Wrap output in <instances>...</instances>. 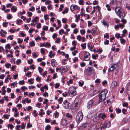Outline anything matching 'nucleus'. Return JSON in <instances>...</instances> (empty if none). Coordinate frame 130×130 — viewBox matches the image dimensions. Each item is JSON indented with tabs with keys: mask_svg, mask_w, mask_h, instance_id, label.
<instances>
[{
	"mask_svg": "<svg viewBox=\"0 0 130 130\" xmlns=\"http://www.w3.org/2000/svg\"><path fill=\"white\" fill-rule=\"evenodd\" d=\"M44 50L45 49L41 48V52L43 54H44L45 53Z\"/></svg>",
	"mask_w": 130,
	"mask_h": 130,
	"instance_id": "obj_55",
	"label": "nucleus"
},
{
	"mask_svg": "<svg viewBox=\"0 0 130 130\" xmlns=\"http://www.w3.org/2000/svg\"><path fill=\"white\" fill-rule=\"evenodd\" d=\"M80 31L81 34L82 35H84L85 34V30L84 29L81 30Z\"/></svg>",
	"mask_w": 130,
	"mask_h": 130,
	"instance_id": "obj_30",
	"label": "nucleus"
},
{
	"mask_svg": "<svg viewBox=\"0 0 130 130\" xmlns=\"http://www.w3.org/2000/svg\"><path fill=\"white\" fill-rule=\"evenodd\" d=\"M123 106L124 107H127L128 106V103H124L123 104Z\"/></svg>",
	"mask_w": 130,
	"mask_h": 130,
	"instance_id": "obj_58",
	"label": "nucleus"
},
{
	"mask_svg": "<svg viewBox=\"0 0 130 130\" xmlns=\"http://www.w3.org/2000/svg\"><path fill=\"white\" fill-rule=\"evenodd\" d=\"M51 63L52 66L53 67H54L56 64H57V62L55 59H53L51 61Z\"/></svg>",
	"mask_w": 130,
	"mask_h": 130,
	"instance_id": "obj_15",
	"label": "nucleus"
},
{
	"mask_svg": "<svg viewBox=\"0 0 130 130\" xmlns=\"http://www.w3.org/2000/svg\"><path fill=\"white\" fill-rule=\"evenodd\" d=\"M90 57V56L89 53L88 52H86L84 54V60L85 61H88L89 60Z\"/></svg>",
	"mask_w": 130,
	"mask_h": 130,
	"instance_id": "obj_6",
	"label": "nucleus"
},
{
	"mask_svg": "<svg viewBox=\"0 0 130 130\" xmlns=\"http://www.w3.org/2000/svg\"><path fill=\"white\" fill-rule=\"evenodd\" d=\"M76 93L75 90L73 89V90L72 88H70L69 91V94L70 96H72L75 95Z\"/></svg>",
	"mask_w": 130,
	"mask_h": 130,
	"instance_id": "obj_7",
	"label": "nucleus"
},
{
	"mask_svg": "<svg viewBox=\"0 0 130 130\" xmlns=\"http://www.w3.org/2000/svg\"><path fill=\"white\" fill-rule=\"evenodd\" d=\"M34 80V79L33 78H31L29 79L28 80V82L29 83H30V84H33L34 82H32V81Z\"/></svg>",
	"mask_w": 130,
	"mask_h": 130,
	"instance_id": "obj_27",
	"label": "nucleus"
},
{
	"mask_svg": "<svg viewBox=\"0 0 130 130\" xmlns=\"http://www.w3.org/2000/svg\"><path fill=\"white\" fill-rule=\"evenodd\" d=\"M5 66L7 68H9L11 66V65L10 64L8 63L7 64L6 63L5 64Z\"/></svg>",
	"mask_w": 130,
	"mask_h": 130,
	"instance_id": "obj_28",
	"label": "nucleus"
},
{
	"mask_svg": "<svg viewBox=\"0 0 130 130\" xmlns=\"http://www.w3.org/2000/svg\"><path fill=\"white\" fill-rule=\"evenodd\" d=\"M66 116L68 118H70V119H72V116L69 113H67Z\"/></svg>",
	"mask_w": 130,
	"mask_h": 130,
	"instance_id": "obj_24",
	"label": "nucleus"
},
{
	"mask_svg": "<svg viewBox=\"0 0 130 130\" xmlns=\"http://www.w3.org/2000/svg\"><path fill=\"white\" fill-rule=\"evenodd\" d=\"M101 114H98L97 116L95 117L93 119V121L94 122H98L100 119V116L101 115Z\"/></svg>",
	"mask_w": 130,
	"mask_h": 130,
	"instance_id": "obj_12",
	"label": "nucleus"
},
{
	"mask_svg": "<svg viewBox=\"0 0 130 130\" xmlns=\"http://www.w3.org/2000/svg\"><path fill=\"white\" fill-rule=\"evenodd\" d=\"M116 110L117 113H120L121 112V109H117L116 108Z\"/></svg>",
	"mask_w": 130,
	"mask_h": 130,
	"instance_id": "obj_33",
	"label": "nucleus"
},
{
	"mask_svg": "<svg viewBox=\"0 0 130 130\" xmlns=\"http://www.w3.org/2000/svg\"><path fill=\"white\" fill-rule=\"evenodd\" d=\"M30 44L31 46H32L35 45V44L34 41H33L31 42L30 43Z\"/></svg>",
	"mask_w": 130,
	"mask_h": 130,
	"instance_id": "obj_47",
	"label": "nucleus"
},
{
	"mask_svg": "<svg viewBox=\"0 0 130 130\" xmlns=\"http://www.w3.org/2000/svg\"><path fill=\"white\" fill-rule=\"evenodd\" d=\"M63 105L65 109H68L70 107V104L68 102L67 100H66L65 101L63 102Z\"/></svg>",
	"mask_w": 130,
	"mask_h": 130,
	"instance_id": "obj_8",
	"label": "nucleus"
},
{
	"mask_svg": "<svg viewBox=\"0 0 130 130\" xmlns=\"http://www.w3.org/2000/svg\"><path fill=\"white\" fill-rule=\"evenodd\" d=\"M8 128H10V129H12L13 127V126L12 124H8Z\"/></svg>",
	"mask_w": 130,
	"mask_h": 130,
	"instance_id": "obj_35",
	"label": "nucleus"
},
{
	"mask_svg": "<svg viewBox=\"0 0 130 130\" xmlns=\"http://www.w3.org/2000/svg\"><path fill=\"white\" fill-rule=\"evenodd\" d=\"M32 125L30 124V123L29 122L27 124V127L28 128H29L32 127Z\"/></svg>",
	"mask_w": 130,
	"mask_h": 130,
	"instance_id": "obj_42",
	"label": "nucleus"
},
{
	"mask_svg": "<svg viewBox=\"0 0 130 130\" xmlns=\"http://www.w3.org/2000/svg\"><path fill=\"white\" fill-rule=\"evenodd\" d=\"M38 18V17H35V18L31 21V22L33 23H34L35 22H37V20Z\"/></svg>",
	"mask_w": 130,
	"mask_h": 130,
	"instance_id": "obj_20",
	"label": "nucleus"
},
{
	"mask_svg": "<svg viewBox=\"0 0 130 130\" xmlns=\"http://www.w3.org/2000/svg\"><path fill=\"white\" fill-rule=\"evenodd\" d=\"M21 61V60L20 59H18V60L16 61V63L17 65L19 64V63H20Z\"/></svg>",
	"mask_w": 130,
	"mask_h": 130,
	"instance_id": "obj_44",
	"label": "nucleus"
},
{
	"mask_svg": "<svg viewBox=\"0 0 130 130\" xmlns=\"http://www.w3.org/2000/svg\"><path fill=\"white\" fill-rule=\"evenodd\" d=\"M8 24L7 22H4L3 23V26L5 27L7 26V24Z\"/></svg>",
	"mask_w": 130,
	"mask_h": 130,
	"instance_id": "obj_62",
	"label": "nucleus"
},
{
	"mask_svg": "<svg viewBox=\"0 0 130 130\" xmlns=\"http://www.w3.org/2000/svg\"><path fill=\"white\" fill-rule=\"evenodd\" d=\"M55 115V118H58L59 115V113L57 112H56L55 113H54Z\"/></svg>",
	"mask_w": 130,
	"mask_h": 130,
	"instance_id": "obj_61",
	"label": "nucleus"
},
{
	"mask_svg": "<svg viewBox=\"0 0 130 130\" xmlns=\"http://www.w3.org/2000/svg\"><path fill=\"white\" fill-rule=\"evenodd\" d=\"M98 55L97 54H96L95 55H92V58L94 59H95L96 58V57H98Z\"/></svg>",
	"mask_w": 130,
	"mask_h": 130,
	"instance_id": "obj_31",
	"label": "nucleus"
},
{
	"mask_svg": "<svg viewBox=\"0 0 130 130\" xmlns=\"http://www.w3.org/2000/svg\"><path fill=\"white\" fill-rule=\"evenodd\" d=\"M118 68V66L117 64H112L111 67L108 69V72H109L112 71L114 70H117Z\"/></svg>",
	"mask_w": 130,
	"mask_h": 130,
	"instance_id": "obj_4",
	"label": "nucleus"
},
{
	"mask_svg": "<svg viewBox=\"0 0 130 130\" xmlns=\"http://www.w3.org/2000/svg\"><path fill=\"white\" fill-rule=\"evenodd\" d=\"M82 38V37L80 36L79 35H78L77 37V39L79 41H80L81 39Z\"/></svg>",
	"mask_w": 130,
	"mask_h": 130,
	"instance_id": "obj_43",
	"label": "nucleus"
},
{
	"mask_svg": "<svg viewBox=\"0 0 130 130\" xmlns=\"http://www.w3.org/2000/svg\"><path fill=\"white\" fill-rule=\"evenodd\" d=\"M83 113L80 111L78 112L76 116V120L77 123L80 122L83 118Z\"/></svg>",
	"mask_w": 130,
	"mask_h": 130,
	"instance_id": "obj_2",
	"label": "nucleus"
},
{
	"mask_svg": "<svg viewBox=\"0 0 130 130\" xmlns=\"http://www.w3.org/2000/svg\"><path fill=\"white\" fill-rule=\"evenodd\" d=\"M25 83V81L24 80L20 81L19 82V84L20 85L24 84Z\"/></svg>",
	"mask_w": 130,
	"mask_h": 130,
	"instance_id": "obj_46",
	"label": "nucleus"
},
{
	"mask_svg": "<svg viewBox=\"0 0 130 130\" xmlns=\"http://www.w3.org/2000/svg\"><path fill=\"white\" fill-rule=\"evenodd\" d=\"M17 23L18 25H21V23L22 21V20L20 19L17 20Z\"/></svg>",
	"mask_w": 130,
	"mask_h": 130,
	"instance_id": "obj_29",
	"label": "nucleus"
},
{
	"mask_svg": "<svg viewBox=\"0 0 130 130\" xmlns=\"http://www.w3.org/2000/svg\"><path fill=\"white\" fill-rule=\"evenodd\" d=\"M39 72L40 73H41V72L43 70V69L41 67H39L38 68Z\"/></svg>",
	"mask_w": 130,
	"mask_h": 130,
	"instance_id": "obj_40",
	"label": "nucleus"
},
{
	"mask_svg": "<svg viewBox=\"0 0 130 130\" xmlns=\"http://www.w3.org/2000/svg\"><path fill=\"white\" fill-rule=\"evenodd\" d=\"M41 11L43 12H44L46 10V7H45L42 6L41 7Z\"/></svg>",
	"mask_w": 130,
	"mask_h": 130,
	"instance_id": "obj_36",
	"label": "nucleus"
},
{
	"mask_svg": "<svg viewBox=\"0 0 130 130\" xmlns=\"http://www.w3.org/2000/svg\"><path fill=\"white\" fill-rule=\"evenodd\" d=\"M41 27V24L40 23H38L37 24V28H40Z\"/></svg>",
	"mask_w": 130,
	"mask_h": 130,
	"instance_id": "obj_45",
	"label": "nucleus"
},
{
	"mask_svg": "<svg viewBox=\"0 0 130 130\" xmlns=\"http://www.w3.org/2000/svg\"><path fill=\"white\" fill-rule=\"evenodd\" d=\"M110 126V123L108 121H106L104 123L103 125L101 127V129H104L106 128L109 127Z\"/></svg>",
	"mask_w": 130,
	"mask_h": 130,
	"instance_id": "obj_10",
	"label": "nucleus"
},
{
	"mask_svg": "<svg viewBox=\"0 0 130 130\" xmlns=\"http://www.w3.org/2000/svg\"><path fill=\"white\" fill-rule=\"evenodd\" d=\"M122 37H120V38H121L120 39L121 42L122 44H123L126 41L125 39L122 38Z\"/></svg>",
	"mask_w": 130,
	"mask_h": 130,
	"instance_id": "obj_23",
	"label": "nucleus"
},
{
	"mask_svg": "<svg viewBox=\"0 0 130 130\" xmlns=\"http://www.w3.org/2000/svg\"><path fill=\"white\" fill-rule=\"evenodd\" d=\"M121 8L119 7H116L115 9V11L117 14L119 16L120 18H121V16L120 15L121 13Z\"/></svg>",
	"mask_w": 130,
	"mask_h": 130,
	"instance_id": "obj_5",
	"label": "nucleus"
},
{
	"mask_svg": "<svg viewBox=\"0 0 130 130\" xmlns=\"http://www.w3.org/2000/svg\"><path fill=\"white\" fill-rule=\"evenodd\" d=\"M5 48L8 49L11 48L9 44H8L6 45Z\"/></svg>",
	"mask_w": 130,
	"mask_h": 130,
	"instance_id": "obj_50",
	"label": "nucleus"
},
{
	"mask_svg": "<svg viewBox=\"0 0 130 130\" xmlns=\"http://www.w3.org/2000/svg\"><path fill=\"white\" fill-rule=\"evenodd\" d=\"M87 124H88L87 123H86L85 124H84L80 126V129H86L87 127Z\"/></svg>",
	"mask_w": 130,
	"mask_h": 130,
	"instance_id": "obj_16",
	"label": "nucleus"
},
{
	"mask_svg": "<svg viewBox=\"0 0 130 130\" xmlns=\"http://www.w3.org/2000/svg\"><path fill=\"white\" fill-rule=\"evenodd\" d=\"M93 101L92 100H90L87 103V107L88 109H90L92 108L93 105Z\"/></svg>",
	"mask_w": 130,
	"mask_h": 130,
	"instance_id": "obj_9",
	"label": "nucleus"
},
{
	"mask_svg": "<svg viewBox=\"0 0 130 130\" xmlns=\"http://www.w3.org/2000/svg\"><path fill=\"white\" fill-rule=\"evenodd\" d=\"M51 129V126L50 125H47L45 127L46 130H49Z\"/></svg>",
	"mask_w": 130,
	"mask_h": 130,
	"instance_id": "obj_51",
	"label": "nucleus"
},
{
	"mask_svg": "<svg viewBox=\"0 0 130 130\" xmlns=\"http://www.w3.org/2000/svg\"><path fill=\"white\" fill-rule=\"evenodd\" d=\"M104 103L106 105H109L111 104L112 103V100H111L110 99H107L106 101H104Z\"/></svg>",
	"mask_w": 130,
	"mask_h": 130,
	"instance_id": "obj_13",
	"label": "nucleus"
},
{
	"mask_svg": "<svg viewBox=\"0 0 130 130\" xmlns=\"http://www.w3.org/2000/svg\"><path fill=\"white\" fill-rule=\"evenodd\" d=\"M87 45L88 48L91 51V50L92 48V47L91 46V44L88 43V44Z\"/></svg>",
	"mask_w": 130,
	"mask_h": 130,
	"instance_id": "obj_25",
	"label": "nucleus"
},
{
	"mask_svg": "<svg viewBox=\"0 0 130 130\" xmlns=\"http://www.w3.org/2000/svg\"><path fill=\"white\" fill-rule=\"evenodd\" d=\"M100 79H97L95 81V82L96 83H100Z\"/></svg>",
	"mask_w": 130,
	"mask_h": 130,
	"instance_id": "obj_57",
	"label": "nucleus"
},
{
	"mask_svg": "<svg viewBox=\"0 0 130 130\" xmlns=\"http://www.w3.org/2000/svg\"><path fill=\"white\" fill-rule=\"evenodd\" d=\"M11 10L12 11H13L14 12H15L17 10V8L14 6H13L11 8Z\"/></svg>",
	"mask_w": 130,
	"mask_h": 130,
	"instance_id": "obj_21",
	"label": "nucleus"
},
{
	"mask_svg": "<svg viewBox=\"0 0 130 130\" xmlns=\"http://www.w3.org/2000/svg\"><path fill=\"white\" fill-rule=\"evenodd\" d=\"M48 27L47 26H44L43 27V29L44 30H47L48 29Z\"/></svg>",
	"mask_w": 130,
	"mask_h": 130,
	"instance_id": "obj_38",
	"label": "nucleus"
},
{
	"mask_svg": "<svg viewBox=\"0 0 130 130\" xmlns=\"http://www.w3.org/2000/svg\"><path fill=\"white\" fill-rule=\"evenodd\" d=\"M117 85V82L116 81H113L111 84L110 87L113 88L116 87Z\"/></svg>",
	"mask_w": 130,
	"mask_h": 130,
	"instance_id": "obj_14",
	"label": "nucleus"
},
{
	"mask_svg": "<svg viewBox=\"0 0 130 130\" xmlns=\"http://www.w3.org/2000/svg\"><path fill=\"white\" fill-rule=\"evenodd\" d=\"M86 43H84L83 44H81V46L83 49H85L86 48Z\"/></svg>",
	"mask_w": 130,
	"mask_h": 130,
	"instance_id": "obj_34",
	"label": "nucleus"
},
{
	"mask_svg": "<svg viewBox=\"0 0 130 130\" xmlns=\"http://www.w3.org/2000/svg\"><path fill=\"white\" fill-rule=\"evenodd\" d=\"M76 25L75 24H72L71 25V27L72 28H74L76 27Z\"/></svg>",
	"mask_w": 130,
	"mask_h": 130,
	"instance_id": "obj_54",
	"label": "nucleus"
},
{
	"mask_svg": "<svg viewBox=\"0 0 130 130\" xmlns=\"http://www.w3.org/2000/svg\"><path fill=\"white\" fill-rule=\"evenodd\" d=\"M29 10L30 11H34L35 10V8L33 6L31 8H29Z\"/></svg>",
	"mask_w": 130,
	"mask_h": 130,
	"instance_id": "obj_41",
	"label": "nucleus"
},
{
	"mask_svg": "<svg viewBox=\"0 0 130 130\" xmlns=\"http://www.w3.org/2000/svg\"><path fill=\"white\" fill-rule=\"evenodd\" d=\"M70 9L71 11H74V10H79V7L76 5H72L70 7Z\"/></svg>",
	"mask_w": 130,
	"mask_h": 130,
	"instance_id": "obj_11",
	"label": "nucleus"
},
{
	"mask_svg": "<svg viewBox=\"0 0 130 130\" xmlns=\"http://www.w3.org/2000/svg\"><path fill=\"white\" fill-rule=\"evenodd\" d=\"M94 10L91 12V14H92L95 12V11L96 10V7H93Z\"/></svg>",
	"mask_w": 130,
	"mask_h": 130,
	"instance_id": "obj_48",
	"label": "nucleus"
},
{
	"mask_svg": "<svg viewBox=\"0 0 130 130\" xmlns=\"http://www.w3.org/2000/svg\"><path fill=\"white\" fill-rule=\"evenodd\" d=\"M79 4L81 5H83L84 4L83 1V0H80L79 1Z\"/></svg>",
	"mask_w": 130,
	"mask_h": 130,
	"instance_id": "obj_59",
	"label": "nucleus"
},
{
	"mask_svg": "<svg viewBox=\"0 0 130 130\" xmlns=\"http://www.w3.org/2000/svg\"><path fill=\"white\" fill-rule=\"evenodd\" d=\"M109 41L108 40L106 39L105 42H104V44L105 45H108L109 44Z\"/></svg>",
	"mask_w": 130,
	"mask_h": 130,
	"instance_id": "obj_63",
	"label": "nucleus"
},
{
	"mask_svg": "<svg viewBox=\"0 0 130 130\" xmlns=\"http://www.w3.org/2000/svg\"><path fill=\"white\" fill-rule=\"evenodd\" d=\"M78 31V29L77 28H76L74 30L73 33L74 34H76L77 33Z\"/></svg>",
	"mask_w": 130,
	"mask_h": 130,
	"instance_id": "obj_56",
	"label": "nucleus"
},
{
	"mask_svg": "<svg viewBox=\"0 0 130 130\" xmlns=\"http://www.w3.org/2000/svg\"><path fill=\"white\" fill-rule=\"evenodd\" d=\"M108 91L106 89H104L100 93L99 97V101H101L105 100V99L106 94L108 92Z\"/></svg>",
	"mask_w": 130,
	"mask_h": 130,
	"instance_id": "obj_1",
	"label": "nucleus"
},
{
	"mask_svg": "<svg viewBox=\"0 0 130 130\" xmlns=\"http://www.w3.org/2000/svg\"><path fill=\"white\" fill-rule=\"evenodd\" d=\"M62 123L63 125L64 126H66L67 124V123L66 122V121L65 120H63L62 121Z\"/></svg>",
	"mask_w": 130,
	"mask_h": 130,
	"instance_id": "obj_22",
	"label": "nucleus"
},
{
	"mask_svg": "<svg viewBox=\"0 0 130 130\" xmlns=\"http://www.w3.org/2000/svg\"><path fill=\"white\" fill-rule=\"evenodd\" d=\"M63 8V5H60L59 8V10L60 11H62V8Z\"/></svg>",
	"mask_w": 130,
	"mask_h": 130,
	"instance_id": "obj_52",
	"label": "nucleus"
},
{
	"mask_svg": "<svg viewBox=\"0 0 130 130\" xmlns=\"http://www.w3.org/2000/svg\"><path fill=\"white\" fill-rule=\"evenodd\" d=\"M12 16L11 14H7V18L8 19H10L12 18Z\"/></svg>",
	"mask_w": 130,
	"mask_h": 130,
	"instance_id": "obj_26",
	"label": "nucleus"
},
{
	"mask_svg": "<svg viewBox=\"0 0 130 130\" xmlns=\"http://www.w3.org/2000/svg\"><path fill=\"white\" fill-rule=\"evenodd\" d=\"M27 88L25 86H23L21 87V89L23 91H24L25 89H27Z\"/></svg>",
	"mask_w": 130,
	"mask_h": 130,
	"instance_id": "obj_53",
	"label": "nucleus"
},
{
	"mask_svg": "<svg viewBox=\"0 0 130 130\" xmlns=\"http://www.w3.org/2000/svg\"><path fill=\"white\" fill-rule=\"evenodd\" d=\"M36 80L38 82H40L41 80V78L38 76L36 78Z\"/></svg>",
	"mask_w": 130,
	"mask_h": 130,
	"instance_id": "obj_32",
	"label": "nucleus"
},
{
	"mask_svg": "<svg viewBox=\"0 0 130 130\" xmlns=\"http://www.w3.org/2000/svg\"><path fill=\"white\" fill-rule=\"evenodd\" d=\"M97 29L96 28H94L92 29L91 31L92 32H91L92 35L94 36L95 34L96 33Z\"/></svg>",
	"mask_w": 130,
	"mask_h": 130,
	"instance_id": "obj_17",
	"label": "nucleus"
},
{
	"mask_svg": "<svg viewBox=\"0 0 130 130\" xmlns=\"http://www.w3.org/2000/svg\"><path fill=\"white\" fill-rule=\"evenodd\" d=\"M27 13L28 14V16L29 17H31L32 15V13L31 12H28Z\"/></svg>",
	"mask_w": 130,
	"mask_h": 130,
	"instance_id": "obj_64",
	"label": "nucleus"
},
{
	"mask_svg": "<svg viewBox=\"0 0 130 130\" xmlns=\"http://www.w3.org/2000/svg\"><path fill=\"white\" fill-rule=\"evenodd\" d=\"M119 27H120L121 28H123L124 26V25L123 24H120L119 25Z\"/></svg>",
	"mask_w": 130,
	"mask_h": 130,
	"instance_id": "obj_60",
	"label": "nucleus"
},
{
	"mask_svg": "<svg viewBox=\"0 0 130 130\" xmlns=\"http://www.w3.org/2000/svg\"><path fill=\"white\" fill-rule=\"evenodd\" d=\"M58 101L59 102V104H61L62 102L63 101V98H61L58 100Z\"/></svg>",
	"mask_w": 130,
	"mask_h": 130,
	"instance_id": "obj_37",
	"label": "nucleus"
},
{
	"mask_svg": "<svg viewBox=\"0 0 130 130\" xmlns=\"http://www.w3.org/2000/svg\"><path fill=\"white\" fill-rule=\"evenodd\" d=\"M102 23H103V25H104L105 27L106 26L107 27H108L109 26V24L108 23L104 21L103 20V21H102Z\"/></svg>",
	"mask_w": 130,
	"mask_h": 130,
	"instance_id": "obj_18",
	"label": "nucleus"
},
{
	"mask_svg": "<svg viewBox=\"0 0 130 130\" xmlns=\"http://www.w3.org/2000/svg\"><path fill=\"white\" fill-rule=\"evenodd\" d=\"M104 37L106 38H108L109 37V36L108 34L106 33L105 35H104Z\"/></svg>",
	"mask_w": 130,
	"mask_h": 130,
	"instance_id": "obj_49",
	"label": "nucleus"
},
{
	"mask_svg": "<svg viewBox=\"0 0 130 130\" xmlns=\"http://www.w3.org/2000/svg\"><path fill=\"white\" fill-rule=\"evenodd\" d=\"M99 114H101V115L100 116V118H101L103 120L105 119V118L106 117V116L104 114H102L101 113H100Z\"/></svg>",
	"mask_w": 130,
	"mask_h": 130,
	"instance_id": "obj_19",
	"label": "nucleus"
},
{
	"mask_svg": "<svg viewBox=\"0 0 130 130\" xmlns=\"http://www.w3.org/2000/svg\"><path fill=\"white\" fill-rule=\"evenodd\" d=\"M84 84V83L83 81L82 82H81L80 81L78 82L79 85L80 86H82Z\"/></svg>",
	"mask_w": 130,
	"mask_h": 130,
	"instance_id": "obj_39",
	"label": "nucleus"
},
{
	"mask_svg": "<svg viewBox=\"0 0 130 130\" xmlns=\"http://www.w3.org/2000/svg\"><path fill=\"white\" fill-rule=\"evenodd\" d=\"M85 72H87V74L89 75L94 74V70L92 67H88L85 71Z\"/></svg>",
	"mask_w": 130,
	"mask_h": 130,
	"instance_id": "obj_3",
	"label": "nucleus"
}]
</instances>
